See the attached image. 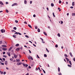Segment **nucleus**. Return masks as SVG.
<instances>
[{
  "mask_svg": "<svg viewBox=\"0 0 75 75\" xmlns=\"http://www.w3.org/2000/svg\"><path fill=\"white\" fill-rule=\"evenodd\" d=\"M25 37H26V38H29V37L27 35H25Z\"/></svg>",
  "mask_w": 75,
  "mask_h": 75,
  "instance_id": "nucleus-24",
  "label": "nucleus"
},
{
  "mask_svg": "<svg viewBox=\"0 0 75 75\" xmlns=\"http://www.w3.org/2000/svg\"><path fill=\"white\" fill-rule=\"evenodd\" d=\"M13 29L14 30H17V28H16V27H14L13 28Z\"/></svg>",
  "mask_w": 75,
  "mask_h": 75,
  "instance_id": "nucleus-27",
  "label": "nucleus"
},
{
  "mask_svg": "<svg viewBox=\"0 0 75 75\" xmlns=\"http://www.w3.org/2000/svg\"><path fill=\"white\" fill-rule=\"evenodd\" d=\"M58 72H60V68L59 67H58Z\"/></svg>",
  "mask_w": 75,
  "mask_h": 75,
  "instance_id": "nucleus-19",
  "label": "nucleus"
},
{
  "mask_svg": "<svg viewBox=\"0 0 75 75\" xmlns=\"http://www.w3.org/2000/svg\"><path fill=\"white\" fill-rule=\"evenodd\" d=\"M64 56L65 57H68V56L67 55V54H64Z\"/></svg>",
  "mask_w": 75,
  "mask_h": 75,
  "instance_id": "nucleus-30",
  "label": "nucleus"
},
{
  "mask_svg": "<svg viewBox=\"0 0 75 75\" xmlns=\"http://www.w3.org/2000/svg\"><path fill=\"white\" fill-rule=\"evenodd\" d=\"M6 53V52H3V55L4 54Z\"/></svg>",
  "mask_w": 75,
  "mask_h": 75,
  "instance_id": "nucleus-55",
  "label": "nucleus"
},
{
  "mask_svg": "<svg viewBox=\"0 0 75 75\" xmlns=\"http://www.w3.org/2000/svg\"><path fill=\"white\" fill-rule=\"evenodd\" d=\"M2 59H3V61H5V60H6V59H5V58H2Z\"/></svg>",
  "mask_w": 75,
  "mask_h": 75,
  "instance_id": "nucleus-41",
  "label": "nucleus"
},
{
  "mask_svg": "<svg viewBox=\"0 0 75 75\" xmlns=\"http://www.w3.org/2000/svg\"><path fill=\"white\" fill-rule=\"evenodd\" d=\"M65 59H66V60L67 61H69V59H68V58L67 57H66L65 58Z\"/></svg>",
  "mask_w": 75,
  "mask_h": 75,
  "instance_id": "nucleus-13",
  "label": "nucleus"
},
{
  "mask_svg": "<svg viewBox=\"0 0 75 75\" xmlns=\"http://www.w3.org/2000/svg\"><path fill=\"white\" fill-rule=\"evenodd\" d=\"M30 4H32V1H30Z\"/></svg>",
  "mask_w": 75,
  "mask_h": 75,
  "instance_id": "nucleus-64",
  "label": "nucleus"
},
{
  "mask_svg": "<svg viewBox=\"0 0 75 75\" xmlns=\"http://www.w3.org/2000/svg\"><path fill=\"white\" fill-rule=\"evenodd\" d=\"M72 5L73 6H75V2H73Z\"/></svg>",
  "mask_w": 75,
  "mask_h": 75,
  "instance_id": "nucleus-16",
  "label": "nucleus"
},
{
  "mask_svg": "<svg viewBox=\"0 0 75 75\" xmlns=\"http://www.w3.org/2000/svg\"><path fill=\"white\" fill-rule=\"evenodd\" d=\"M5 65H7V64H8L7 62V61H5Z\"/></svg>",
  "mask_w": 75,
  "mask_h": 75,
  "instance_id": "nucleus-21",
  "label": "nucleus"
},
{
  "mask_svg": "<svg viewBox=\"0 0 75 75\" xmlns=\"http://www.w3.org/2000/svg\"><path fill=\"white\" fill-rule=\"evenodd\" d=\"M31 57V56L29 55L28 56V59H30V57Z\"/></svg>",
  "mask_w": 75,
  "mask_h": 75,
  "instance_id": "nucleus-34",
  "label": "nucleus"
},
{
  "mask_svg": "<svg viewBox=\"0 0 75 75\" xmlns=\"http://www.w3.org/2000/svg\"><path fill=\"white\" fill-rule=\"evenodd\" d=\"M58 36V37H60V34H59V33H58L57 35Z\"/></svg>",
  "mask_w": 75,
  "mask_h": 75,
  "instance_id": "nucleus-40",
  "label": "nucleus"
},
{
  "mask_svg": "<svg viewBox=\"0 0 75 75\" xmlns=\"http://www.w3.org/2000/svg\"><path fill=\"white\" fill-rule=\"evenodd\" d=\"M61 24H63V21H61Z\"/></svg>",
  "mask_w": 75,
  "mask_h": 75,
  "instance_id": "nucleus-43",
  "label": "nucleus"
},
{
  "mask_svg": "<svg viewBox=\"0 0 75 75\" xmlns=\"http://www.w3.org/2000/svg\"><path fill=\"white\" fill-rule=\"evenodd\" d=\"M20 59H16V62H20Z\"/></svg>",
  "mask_w": 75,
  "mask_h": 75,
  "instance_id": "nucleus-12",
  "label": "nucleus"
},
{
  "mask_svg": "<svg viewBox=\"0 0 75 75\" xmlns=\"http://www.w3.org/2000/svg\"><path fill=\"white\" fill-rule=\"evenodd\" d=\"M70 8H73L74 7H73V6H71L70 7Z\"/></svg>",
  "mask_w": 75,
  "mask_h": 75,
  "instance_id": "nucleus-61",
  "label": "nucleus"
},
{
  "mask_svg": "<svg viewBox=\"0 0 75 75\" xmlns=\"http://www.w3.org/2000/svg\"><path fill=\"white\" fill-rule=\"evenodd\" d=\"M72 16H75V13H72Z\"/></svg>",
  "mask_w": 75,
  "mask_h": 75,
  "instance_id": "nucleus-39",
  "label": "nucleus"
},
{
  "mask_svg": "<svg viewBox=\"0 0 75 75\" xmlns=\"http://www.w3.org/2000/svg\"><path fill=\"white\" fill-rule=\"evenodd\" d=\"M6 4H8V2H6Z\"/></svg>",
  "mask_w": 75,
  "mask_h": 75,
  "instance_id": "nucleus-59",
  "label": "nucleus"
},
{
  "mask_svg": "<svg viewBox=\"0 0 75 75\" xmlns=\"http://www.w3.org/2000/svg\"><path fill=\"white\" fill-rule=\"evenodd\" d=\"M30 58L32 60H33V57H32L31 56H30Z\"/></svg>",
  "mask_w": 75,
  "mask_h": 75,
  "instance_id": "nucleus-38",
  "label": "nucleus"
},
{
  "mask_svg": "<svg viewBox=\"0 0 75 75\" xmlns=\"http://www.w3.org/2000/svg\"><path fill=\"white\" fill-rule=\"evenodd\" d=\"M61 3H62L61 1V0H59V3L60 4H61Z\"/></svg>",
  "mask_w": 75,
  "mask_h": 75,
  "instance_id": "nucleus-42",
  "label": "nucleus"
},
{
  "mask_svg": "<svg viewBox=\"0 0 75 75\" xmlns=\"http://www.w3.org/2000/svg\"><path fill=\"white\" fill-rule=\"evenodd\" d=\"M51 6L52 7H54V4L52 3L51 4Z\"/></svg>",
  "mask_w": 75,
  "mask_h": 75,
  "instance_id": "nucleus-22",
  "label": "nucleus"
},
{
  "mask_svg": "<svg viewBox=\"0 0 75 75\" xmlns=\"http://www.w3.org/2000/svg\"><path fill=\"white\" fill-rule=\"evenodd\" d=\"M7 54L8 55L9 57H10L11 55L10 54V52H7Z\"/></svg>",
  "mask_w": 75,
  "mask_h": 75,
  "instance_id": "nucleus-5",
  "label": "nucleus"
},
{
  "mask_svg": "<svg viewBox=\"0 0 75 75\" xmlns=\"http://www.w3.org/2000/svg\"><path fill=\"white\" fill-rule=\"evenodd\" d=\"M35 29H37V27L35 26Z\"/></svg>",
  "mask_w": 75,
  "mask_h": 75,
  "instance_id": "nucleus-62",
  "label": "nucleus"
},
{
  "mask_svg": "<svg viewBox=\"0 0 75 75\" xmlns=\"http://www.w3.org/2000/svg\"><path fill=\"white\" fill-rule=\"evenodd\" d=\"M23 66H24V67H26V68H27L28 66V64H23Z\"/></svg>",
  "mask_w": 75,
  "mask_h": 75,
  "instance_id": "nucleus-3",
  "label": "nucleus"
},
{
  "mask_svg": "<svg viewBox=\"0 0 75 75\" xmlns=\"http://www.w3.org/2000/svg\"><path fill=\"white\" fill-rule=\"evenodd\" d=\"M17 5H18V4H17V3H14L11 6H12V7H13V6H17Z\"/></svg>",
  "mask_w": 75,
  "mask_h": 75,
  "instance_id": "nucleus-1",
  "label": "nucleus"
},
{
  "mask_svg": "<svg viewBox=\"0 0 75 75\" xmlns=\"http://www.w3.org/2000/svg\"><path fill=\"white\" fill-rule=\"evenodd\" d=\"M69 63L70 64V65H72V63H71V61H69Z\"/></svg>",
  "mask_w": 75,
  "mask_h": 75,
  "instance_id": "nucleus-32",
  "label": "nucleus"
},
{
  "mask_svg": "<svg viewBox=\"0 0 75 75\" xmlns=\"http://www.w3.org/2000/svg\"><path fill=\"white\" fill-rule=\"evenodd\" d=\"M29 68V69H31V66H29L28 67Z\"/></svg>",
  "mask_w": 75,
  "mask_h": 75,
  "instance_id": "nucleus-63",
  "label": "nucleus"
},
{
  "mask_svg": "<svg viewBox=\"0 0 75 75\" xmlns=\"http://www.w3.org/2000/svg\"><path fill=\"white\" fill-rule=\"evenodd\" d=\"M1 65H4V63H1Z\"/></svg>",
  "mask_w": 75,
  "mask_h": 75,
  "instance_id": "nucleus-46",
  "label": "nucleus"
},
{
  "mask_svg": "<svg viewBox=\"0 0 75 75\" xmlns=\"http://www.w3.org/2000/svg\"><path fill=\"white\" fill-rule=\"evenodd\" d=\"M38 32H40V29L38 28Z\"/></svg>",
  "mask_w": 75,
  "mask_h": 75,
  "instance_id": "nucleus-23",
  "label": "nucleus"
},
{
  "mask_svg": "<svg viewBox=\"0 0 75 75\" xmlns=\"http://www.w3.org/2000/svg\"><path fill=\"white\" fill-rule=\"evenodd\" d=\"M24 24H27V23L25 21V22H24Z\"/></svg>",
  "mask_w": 75,
  "mask_h": 75,
  "instance_id": "nucleus-44",
  "label": "nucleus"
},
{
  "mask_svg": "<svg viewBox=\"0 0 75 75\" xmlns=\"http://www.w3.org/2000/svg\"><path fill=\"white\" fill-rule=\"evenodd\" d=\"M7 50V48H2V50L3 51H6Z\"/></svg>",
  "mask_w": 75,
  "mask_h": 75,
  "instance_id": "nucleus-6",
  "label": "nucleus"
},
{
  "mask_svg": "<svg viewBox=\"0 0 75 75\" xmlns=\"http://www.w3.org/2000/svg\"><path fill=\"white\" fill-rule=\"evenodd\" d=\"M12 48H13V47H10V48L8 50H9L8 51V52H9V51H10L11 50V49H12Z\"/></svg>",
  "mask_w": 75,
  "mask_h": 75,
  "instance_id": "nucleus-8",
  "label": "nucleus"
},
{
  "mask_svg": "<svg viewBox=\"0 0 75 75\" xmlns=\"http://www.w3.org/2000/svg\"><path fill=\"white\" fill-rule=\"evenodd\" d=\"M69 54L71 55V57H73V55L72 54V53L71 52H70L69 53Z\"/></svg>",
  "mask_w": 75,
  "mask_h": 75,
  "instance_id": "nucleus-15",
  "label": "nucleus"
},
{
  "mask_svg": "<svg viewBox=\"0 0 75 75\" xmlns=\"http://www.w3.org/2000/svg\"><path fill=\"white\" fill-rule=\"evenodd\" d=\"M3 57H5V58H6L7 57V56H6V55H4L3 56Z\"/></svg>",
  "mask_w": 75,
  "mask_h": 75,
  "instance_id": "nucleus-37",
  "label": "nucleus"
},
{
  "mask_svg": "<svg viewBox=\"0 0 75 75\" xmlns=\"http://www.w3.org/2000/svg\"><path fill=\"white\" fill-rule=\"evenodd\" d=\"M46 50L47 51V52H49V50H48V49H47V48H46Z\"/></svg>",
  "mask_w": 75,
  "mask_h": 75,
  "instance_id": "nucleus-28",
  "label": "nucleus"
},
{
  "mask_svg": "<svg viewBox=\"0 0 75 75\" xmlns=\"http://www.w3.org/2000/svg\"><path fill=\"white\" fill-rule=\"evenodd\" d=\"M53 17H55V15L54 14V13H53Z\"/></svg>",
  "mask_w": 75,
  "mask_h": 75,
  "instance_id": "nucleus-25",
  "label": "nucleus"
},
{
  "mask_svg": "<svg viewBox=\"0 0 75 75\" xmlns=\"http://www.w3.org/2000/svg\"><path fill=\"white\" fill-rule=\"evenodd\" d=\"M58 45L57 44L55 46V47H56V48H58Z\"/></svg>",
  "mask_w": 75,
  "mask_h": 75,
  "instance_id": "nucleus-26",
  "label": "nucleus"
},
{
  "mask_svg": "<svg viewBox=\"0 0 75 75\" xmlns=\"http://www.w3.org/2000/svg\"><path fill=\"white\" fill-rule=\"evenodd\" d=\"M13 37H14V38H16V36H15L14 35H13Z\"/></svg>",
  "mask_w": 75,
  "mask_h": 75,
  "instance_id": "nucleus-49",
  "label": "nucleus"
},
{
  "mask_svg": "<svg viewBox=\"0 0 75 75\" xmlns=\"http://www.w3.org/2000/svg\"><path fill=\"white\" fill-rule=\"evenodd\" d=\"M15 46H16V47H18V46H19V44H16L15 45Z\"/></svg>",
  "mask_w": 75,
  "mask_h": 75,
  "instance_id": "nucleus-20",
  "label": "nucleus"
},
{
  "mask_svg": "<svg viewBox=\"0 0 75 75\" xmlns=\"http://www.w3.org/2000/svg\"><path fill=\"white\" fill-rule=\"evenodd\" d=\"M58 74L59 75H62V74L61 73H60V72Z\"/></svg>",
  "mask_w": 75,
  "mask_h": 75,
  "instance_id": "nucleus-35",
  "label": "nucleus"
},
{
  "mask_svg": "<svg viewBox=\"0 0 75 75\" xmlns=\"http://www.w3.org/2000/svg\"><path fill=\"white\" fill-rule=\"evenodd\" d=\"M33 45L34 47H36V45H35V44H33Z\"/></svg>",
  "mask_w": 75,
  "mask_h": 75,
  "instance_id": "nucleus-56",
  "label": "nucleus"
},
{
  "mask_svg": "<svg viewBox=\"0 0 75 75\" xmlns=\"http://www.w3.org/2000/svg\"><path fill=\"white\" fill-rule=\"evenodd\" d=\"M44 56L45 57H47V54H44Z\"/></svg>",
  "mask_w": 75,
  "mask_h": 75,
  "instance_id": "nucleus-31",
  "label": "nucleus"
},
{
  "mask_svg": "<svg viewBox=\"0 0 75 75\" xmlns=\"http://www.w3.org/2000/svg\"><path fill=\"white\" fill-rule=\"evenodd\" d=\"M10 60L11 61H13V59L12 58H11V59H10Z\"/></svg>",
  "mask_w": 75,
  "mask_h": 75,
  "instance_id": "nucleus-52",
  "label": "nucleus"
},
{
  "mask_svg": "<svg viewBox=\"0 0 75 75\" xmlns=\"http://www.w3.org/2000/svg\"><path fill=\"white\" fill-rule=\"evenodd\" d=\"M28 26L29 27L31 28H32V27H31V26L30 25H28Z\"/></svg>",
  "mask_w": 75,
  "mask_h": 75,
  "instance_id": "nucleus-18",
  "label": "nucleus"
},
{
  "mask_svg": "<svg viewBox=\"0 0 75 75\" xmlns=\"http://www.w3.org/2000/svg\"><path fill=\"white\" fill-rule=\"evenodd\" d=\"M68 67H72V66L71 65H69V64H68Z\"/></svg>",
  "mask_w": 75,
  "mask_h": 75,
  "instance_id": "nucleus-33",
  "label": "nucleus"
},
{
  "mask_svg": "<svg viewBox=\"0 0 75 75\" xmlns=\"http://www.w3.org/2000/svg\"><path fill=\"white\" fill-rule=\"evenodd\" d=\"M43 72L45 73V71H44V70H43Z\"/></svg>",
  "mask_w": 75,
  "mask_h": 75,
  "instance_id": "nucleus-51",
  "label": "nucleus"
},
{
  "mask_svg": "<svg viewBox=\"0 0 75 75\" xmlns=\"http://www.w3.org/2000/svg\"><path fill=\"white\" fill-rule=\"evenodd\" d=\"M14 34H18V33L16 32Z\"/></svg>",
  "mask_w": 75,
  "mask_h": 75,
  "instance_id": "nucleus-45",
  "label": "nucleus"
},
{
  "mask_svg": "<svg viewBox=\"0 0 75 75\" xmlns=\"http://www.w3.org/2000/svg\"><path fill=\"white\" fill-rule=\"evenodd\" d=\"M73 61H75V57H74V58H73Z\"/></svg>",
  "mask_w": 75,
  "mask_h": 75,
  "instance_id": "nucleus-57",
  "label": "nucleus"
},
{
  "mask_svg": "<svg viewBox=\"0 0 75 75\" xmlns=\"http://www.w3.org/2000/svg\"><path fill=\"white\" fill-rule=\"evenodd\" d=\"M15 22H16V23H18V21H17V20H15Z\"/></svg>",
  "mask_w": 75,
  "mask_h": 75,
  "instance_id": "nucleus-47",
  "label": "nucleus"
},
{
  "mask_svg": "<svg viewBox=\"0 0 75 75\" xmlns=\"http://www.w3.org/2000/svg\"><path fill=\"white\" fill-rule=\"evenodd\" d=\"M16 51H18L20 50V48H18L16 49Z\"/></svg>",
  "mask_w": 75,
  "mask_h": 75,
  "instance_id": "nucleus-10",
  "label": "nucleus"
},
{
  "mask_svg": "<svg viewBox=\"0 0 75 75\" xmlns=\"http://www.w3.org/2000/svg\"><path fill=\"white\" fill-rule=\"evenodd\" d=\"M2 47H7V46H6V45H2Z\"/></svg>",
  "mask_w": 75,
  "mask_h": 75,
  "instance_id": "nucleus-17",
  "label": "nucleus"
},
{
  "mask_svg": "<svg viewBox=\"0 0 75 75\" xmlns=\"http://www.w3.org/2000/svg\"><path fill=\"white\" fill-rule=\"evenodd\" d=\"M24 4H27V1L26 0H25L24 1Z\"/></svg>",
  "mask_w": 75,
  "mask_h": 75,
  "instance_id": "nucleus-14",
  "label": "nucleus"
},
{
  "mask_svg": "<svg viewBox=\"0 0 75 75\" xmlns=\"http://www.w3.org/2000/svg\"><path fill=\"white\" fill-rule=\"evenodd\" d=\"M6 13H8V10L6 9Z\"/></svg>",
  "mask_w": 75,
  "mask_h": 75,
  "instance_id": "nucleus-36",
  "label": "nucleus"
},
{
  "mask_svg": "<svg viewBox=\"0 0 75 75\" xmlns=\"http://www.w3.org/2000/svg\"><path fill=\"white\" fill-rule=\"evenodd\" d=\"M14 55V57L15 58H17V55L16 54H13Z\"/></svg>",
  "mask_w": 75,
  "mask_h": 75,
  "instance_id": "nucleus-4",
  "label": "nucleus"
},
{
  "mask_svg": "<svg viewBox=\"0 0 75 75\" xmlns=\"http://www.w3.org/2000/svg\"><path fill=\"white\" fill-rule=\"evenodd\" d=\"M58 10H59V11H61V8H58Z\"/></svg>",
  "mask_w": 75,
  "mask_h": 75,
  "instance_id": "nucleus-29",
  "label": "nucleus"
},
{
  "mask_svg": "<svg viewBox=\"0 0 75 75\" xmlns=\"http://www.w3.org/2000/svg\"><path fill=\"white\" fill-rule=\"evenodd\" d=\"M21 65V63L20 62H18L17 64V65Z\"/></svg>",
  "mask_w": 75,
  "mask_h": 75,
  "instance_id": "nucleus-7",
  "label": "nucleus"
},
{
  "mask_svg": "<svg viewBox=\"0 0 75 75\" xmlns=\"http://www.w3.org/2000/svg\"><path fill=\"white\" fill-rule=\"evenodd\" d=\"M2 44V41H0V44Z\"/></svg>",
  "mask_w": 75,
  "mask_h": 75,
  "instance_id": "nucleus-48",
  "label": "nucleus"
},
{
  "mask_svg": "<svg viewBox=\"0 0 75 75\" xmlns=\"http://www.w3.org/2000/svg\"><path fill=\"white\" fill-rule=\"evenodd\" d=\"M6 74V72L4 71V75H5V74Z\"/></svg>",
  "mask_w": 75,
  "mask_h": 75,
  "instance_id": "nucleus-50",
  "label": "nucleus"
},
{
  "mask_svg": "<svg viewBox=\"0 0 75 75\" xmlns=\"http://www.w3.org/2000/svg\"><path fill=\"white\" fill-rule=\"evenodd\" d=\"M33 17H35V14L33 15Z\"/></svg>",
  "mask_w": 75,
  "mask_h": 75,
  "instance_id": "nucleus-53",
  "label": "nucleus"
},
{
  "mask_svg": "<svg viewBox=\"0 0 75 75\" xmlns=\"http://www.w3.org/2000/svg\"><path fill=\"white\" fill-rule=\"evenodd\" d=\"M0 4H1V5H4V4L1 1H0Z\"/></svg>",
  "mask_w": 75,
  "mask_h": 75,
  "instance_id": "nucleus-9",
  "label": "nucleus"
},
{
  "mask_svg": "<svg viewBox=\"0 0 75 75\" xmlns=\"http://www.w3.org/2000/svg\"><path fill=\"white\" fill-rule=\"evenodd\" d=\"M43 33L45 35H46V36H47V33H45V32H44Z\"/></svg>",
  "mask_w": 75,
  "mask_h": 75,
  "instance_id": "nucleus-11",
  "label": "nucleus"
},
{
  "mask_svg": "<svg viewBox=\"0 0 75 75\" xmlns=\"http://www.w3.org/2000/svg\"><path fill=\"white\" fill-rule=\"evenodd\" d=\"M40 39H41V40L42 41H44V40H43V39H42V38H40Z\"/></svg>",
  "mask_w": 75,
  "mask_h": 75,
  "instance_id": "nucleus-54",
  "label": "nucleus"
},
{
  "mask_svg": "<svg viewBox=\"0 0 75 75\" xmlns=\"http://www.w3.org/2000/svg\"><path fill=\"white\" fill-rule=\"evenodd\" d=\"M18 34H19V35H21V34L19 32L18 33Z\"/></svg>",
  "mask_w": 75,
  "mask_h": 75,
  "instance_id": "nucleus-58",
  "label": "nucleus"
},
{
  "mask_svg": "<svg viewBox=\"0 0 75 75\" xmlns=\"http://www.w3.org/2000/svg\"><path fill=\"white\" fill-rule=\"evenodd\" d=\"M29 41V42H30V43H31V44H33V42H32L31 41Z\"/></svg>",
  "mask_w": 75,
  "mask_h": 75,
  "instance_id": "nucleus-60",
  "label": "nucleus"
},
{
  "mask_svg": "<svg viewBox=\"0 0 75 75\" xmlns=\"http://www.w3.org/2000/svg\"><path fill=\"white\" fill-rule=\"evenodd\" d=\"M1 31L2 33H5V31H6L5 30H4V29H2L1 30Z\"/></svg>",
  "mask_w": 75,
  "mask_h": 75,
  "instance_id": "nucleus-2",
  "label": "nucleus"
}]
</instances>
